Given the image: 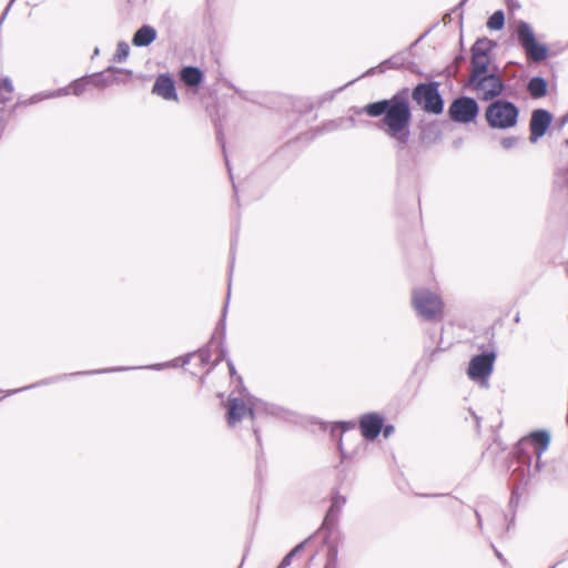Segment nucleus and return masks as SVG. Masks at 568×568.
<instances>
[{"mask_svg":"<svg viewBox=\"0 0 568 568\" xmlns=\"http://www.w3.org/2000/svg\"><path fill=\"white\" fill-rule=\"evenodd\" d=\"M92 78V87L98 89H104L106 87H110L114 84V77L112 74V69H110L106 73H100L91 75Z\"/></svg>","mask_w":568,"mask_h":568,"instance_id":"nucleus-18","label":"nucleus"},{"mask_svg":"<svg viewBox=\"0 0 568 568\" xmlns=\"http://www.w3.org/2000/svg\"><path fill=\"white\" fill-rule=\"evenodd\" d=\"M519 8V3L515 2L514 0H507V17L509 22H511L515 10Z\"/></svg>","mask_w":568,"mask_h":568,"instance_id":"nucleus-25","label":"nucleus"},{"mask_svg":"<svg viewBox=\"0 0 568 568\" xmlns=\"http://www.w3.org/2000/svg\"><path fill=\"white\" fill-rule=\"evenodd\" d=\"M254 408L255 403L251 398H247L246 403L243 398H231L229 403L227 423L233 426L246 416L253 417Z\"/></svg>","mask_w":568,"mask_h":568,"instance_id":"nucleus-8","label":"nucleus"},{"mask_svg":"<svg viewBox=\"0 0 568 568\" xmlns=\"http://www.w3.org/2000/svg\"><path fill=\"white\" fill-rule=\"evenodd\" d=\"M134 36L142 37V36H155V30L150 26H143L140 28Z\"/></svg>","mask_w":568,"mask_h":568,"instance_id":"nucleus-26","label":"nucleus"},{"mask_svg":"<svg viewBox=\"0 0 568 568\" xmlns=\"http://www.w3.org/2000/svg\"><path fill=\"white\" fill-rule=\"evenodd\" d=\"M112 74L115 79L114 84L116 83H125L132 77V73L128 70L122 69H112Z\"/></svg>","mask_w":568,"mask_h":568,"instance_id":"nucleus-21","label":"nucleus"},{"mask_svg":"<svg viewBox=\"0 0 568 568\" xmlns=\"http://www.w3.org/2000/svg\"><path fill=\"white\" fill-rule=\"evenodd\" d=\"M505 12L497 10L488 18L486 26L490 31H500L505 24Z\"/></svg>","mask_w":568,"mask_h":568,"instance_id":"nucleus-19","label":"nucleus"},{"mask_svg":"<svg viewBox=\"0 0 568 568\" xmlns=\"http://www.w3.org/2000/svg\"><path fill=\"white\" fill-rule=\"evenodd\" d=\"M152 92L164 100L178 101L174 82L168 75H160L156 79Z\"/></svg>","mask_w":568,"mask_h":568,"instance_id":"nucleus-13","label":"nucleus"},{"mask_svg":"<svg viewBox=\"0 0 568 568\" xmlns=\"http://www.w3.org/2000/svg\"><path fill=\"white\" fill-rule=\"evenodd\" d=\"M510 27L514 29L515 36H532L531 28L523 22V21H513L509 22Z\"/></svg>","mask_w":568,"mask_h":568,"instance_id":"nucleus-20","label":"nucleus"},{"mask_svg":"<svg viewBox=\"0 0 568 568\" xmlns=\"http://www.w3.org/2000/svg\"><path fill=\"white\" fill-rule=\"evenodd\" d=\"M364 110L371 116L384 114L379 128L397 144L403 146L407 143L412 113L405 97L395 95L390 100L371 103Z\"/></svg>","mask_w":568,"mask_h":568,"instance_id":"nucleus-1","label":"nucleus"},{"mask_svg":"<svg viewBox=\"0 0 568 568\" xmlns=\"http://www.w3.org/2000/svg\"><path fill=\"white\" fill-rule=\"evenodd\" d=\"M181 79L185 84L194 87L202 81V73L197 68L186 67L181 71Z\"/></svg>","mask_w":568,"mask_h":568,"instance_id":"nucleus-17","label":"nucleus"},{"mask_svg":"<svg viewBox=\"0 0 568 568\" xmlns=\"http://www.w3.org/2000/svg\"><path fill=\"white\" fill-rule=\"evenodd\" d=\"M519 110L511 102H493L485 112L487 123L494 129H510L517 124Z\"/></svg>","mask_w":568,"mask_h":568,"instance_id":"nucleus-4","label":"nucleus"},{"mask_svg":"<svg viewBox=\"0 0 568 568\" xmlns=\"http://www.w3.org/2000/svg\"><path fill=\"white\" fill-rule=\"evenodd\" d=\"M528 91L532 98L545 97L547 93V82L540 77H535L528 83Z\"/></svg>","mask_w":568,"mask_h":568,"instance_id":"nucleus-16","label":"nucleus"},{"mask_svg":"<svg viewBox=\"0 0 568 568\" xmlns=\"http://www.w3.org/2000/svg\"><path fill=\"white\" fill-rule=\"evenodd\" d=\"M229 367H230L231 375H233L235 373V371H234L232 363H229Z\"/></svg>","mask_w":568,"mask_h":568,"instance_id":"nucleus-31","label":"nucleus"},{"mask_svg":"<svg viewBox=\"0 0 568 568\" xmlns=\"http://www.w3.org/2000/svg\"><path fill=\"white\" fill-rule=\"evenodd\" d=\"M412 304L417 314L426 320H436L443 315L444 303L442 297L428 288L414 290Z\"/></svg>","mask_w":568,"mask_h":568,"instance_id":"nucleus-3","label":"nucleus"},{"mask_svg":"<svg viewBox=\"0 0 568 568\" xmlns=\"http://www.w3.org/2000/svg\"><path fill=\"white\" fill-rule=\"evenodd\" d=\"M154 38H133V43L136 47H146L149 45Z\"/></svg>","mask_w":568,"mask_h":568,"instance_id":"nucleus-28","label":"nucleus"},{"mask_svg":"<svg viewBox=\"0 0 568 568\" xmlns=\"http://www.w3.org/2000/svg\"><path fill=\"white\" fill-rule=\"evenodd\" d=\"M519 139L516 136H507L500 140V145L505 150H511L518 144Z\"/></svg>","mask_w":568,"mask_h":568,"instance_id":"nucleus-24","label":"nucleus"},{"mask_svg":"<svg viewBox=\"0 0 568 568\" xmlns=\"http://www.w3.org/2000/svg\"><path fill=\"white\" fill-rule=\"evenodd\" d=\"M552 121L551 114L544 110L537 109L532 112L530 119V141L532 143L537 142L541 136L545 135L547 129L549 128Z\"/></svg>","mask_w":568,"mask_h":568,"instance_id":"nucleus-10","label":"nucleus"},{"mask_svg":"<svg viewBox=\"0 0 568 568\" xmlns=\"http://www.w3.org/2000/svg\"><path fill=\"white\" fill-rule=\"evenodd\" d=\"M495 358L494 353H485L473 357L467 369L468 377L480 386L487 387L488 378L493 373Z\"/></svg>","mask_w":568,"mask_h":568,"instance_id":"nucleus-5","label":"nucleus"},{"mask_svg":"<svg viewBox=\"0 0 568 568\" xmlns=\"http://www.w3.org/2000/svg\"><path fill=\"white\" fill-rule=\"evenodd\" d=\"M393 432V427L392 426H387L385 429H384V435L385 437L389 436V434Z\"/></svg>","mask_w":568,"mask_h":568,"instance_id":"nucleus-30","label":"nucleus"},{"mask_svg":"<svg viewBox=\"0 0 568 568\" xmlns=\"http://www.w3.org/2000/svg\"><path fill=\"white\" fill-rule=\"evenodd\" d=\"M2 88L8 92L11 93L13 91V85L10 79H4L2 81Z\"/></svg>","mask_w":568,"mask_h":568,"instance_id":"nucleus-29","label":"nucleus"},{"mask_svg":"<svg viewBox=\"0 0 568 568\" xmlns=\"http://www.w3.org/2000/svg\"><path fill=\"white\" fill-rule=\"evenodd\" d=\"M303 545L296 546L288 555L285 556V558L282 561V566H286L290 564L291 559L302 549Z\"/></svg>","mask_w":568,"mask_h":568,"instance_id":"nucleus-27","label":"nucleus"},{"mask_svg":"<svg viewBox=\"0 0 568 568\" xmlns=\"http://www.w3.org/2000/svg\"><path fill=\"white\" fill-rule=\"evenodd\" d=\"M129 55V45L124 42H120L115 53V60L121 62Z\"/></svg>","mask_w":568,"mask_h":568,"instance_id":"nucleus-22","label":"nucleus"},{"mask_svg":"<svg viewBox=\"0 0 568 568\" xmlns=\"http://www.w3.org/2000/svg\"><path fill=\"white\" fill-rule=\"evenodd\" d=\"M337 551L335 548H331L326 556V564L324 568H336Z\"/></svg>","mask_w":568,"mask_h":568,"instance_id":"nucleus-23","label":"nucleus"},{"mask_svg":"<svg viewBox=\"0 0 568 568\" xmlns=\"http://www.w3.org/2000/svg\"><path fill=\"white\" fill-rule=\"evenodd\" d=\"M468 88L475 92L479 99L488 101L503 92L504 83L498 75L487 73V68L473 69Z\"/></svg>","mask_w":568,"mask_h":568,"instance_id":"nucleus-2","label":"nucleus"},{"mask_svg":"<svg viewBox=\"0 0 568 568\" xmlns=\"http://www.w3.org/2000/svg\"><path fill=\"white\" fill-rule=\"evenodd\" d=\"M414 100L427 112L438 114L443 111V100L434 84H420L413 92Z\"/></svg>","mask_w":568,"mask_h":568,"instance_id":"nucleus-6","label":"nucleus"},{"mask_svg":"<svg viewBox=\"0 0 568 568\" xmlns=\"http://www.w3.org/2000/svg\"><path fill=\"white\" fill-rule=\"evenodd\" d=\"M523 47L529 59L541 61L547 57V48L539 43L536 38H523Z\"/></svg>","mask_w":568,"mask_h":568,"instance_id":"nucleus-14","label":"nucleus"},{"mask_svg":"<svg viewBox=\"0 0 568 568\" xmlns=\"http://www.w3.org/2000/svg\"><path fill=\"white\" fill-rule=\"evenodd\" d=\"M494 47L489 38H478L473 45V69L487 68L490 61L489 52Z\"/></svg>","mask_w":568,"mask_h":568,"instance_id":"nucleus-11","label":"nucleus"},{"mask_svg":"<svg viewBox=\"0 0 568 568\" xmlns=\"http://www.w3.org/2000/svg\"><path fill=\"white\" fill-rule=\"evenodd\" d=\"M478 104L471 98L456 99L449 106V115L453 121L458 123H469L475 121L478 115Z\"/></svg>","mask_w":568,"mask_h":568,"instance_id":"nucleus-7","label":"nucleus"},{"mask_svg":"<svg viewBox=\"0 0 568 568\" xmlns=\"http://www.w3.org/2000/svg\"><path fill=\"white\" fill-rule=\"evenodd\" d=\"M383 422L382 416L376 413L362 416L359 422L362 435L367 439L376 438L381 433Z\"/></svg>","mask_w":568,"mask_h":568,"instance_id":"nucleus-12","label":"nucleus"},{"mask_svg":"<svg viewBox=\"0 0 568 568\" xmlns=\"http://www.w3.org/2000/svg\"><path fill=\"white\" fill-rule=\"evenodd\" d=\"M530 438H531V440L534 443L539 445V448L536 452L537 459L539 460L541 458L542 454L548 448V445H549V442H550V436H549V434L547 432H542L541 430V432H534V433H531Z\"/></svg>","mask_w":568,"mask_h":568,"instance_id":"nucleus-15","label":"nucleus"},{"mask_svg":"<svg viewBox=\"0 0 568 568\" xmlns=\"http://www.w3.org/2000/svg\"><path fill=\"white\" fill-rule=\"evenodd\" d=\"M91 81H92L91 75L78 79L74 82H72L69 87L60 89V90H58L55 92H51V93H48V94H37V95H33L30 99V103H37V102L42 101L44 99L68 95L70 93H72L74 95H80L89 87H92V82Z\"/></svg>","mask_w":568,"mask_h":568,"instance_id":"nucleus-9","label":"nucleus"}]
</instances>
